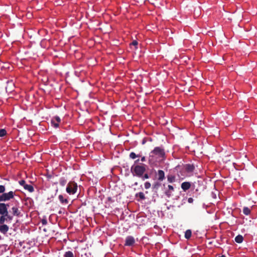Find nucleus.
Listing matches in <instances>:
<instances>
[{
	"mask_svg": "<svg viewBox=\"0 0 257 257\" xmlns=\"http://www.w3.org/2000/svg\"><path fill=\"white\" fill-rule=\"evenodd\" d=\"M165 153L164 149L161 147H157L152 151L149 156V162L153 160V158L156 156L158 158L163 159L165 157Z\"/></svg>",
	"mask_w": 257,
	"mask_h": 257,
	"instance_id": "nucleus-1",
	"label": "nucleus"
},
{
	"mask_svg": "<svg viewBox=\"0 0 257 257\" xmlns=\"http://www.w3.org/2000/svg\"><path fill=\"white\" fill-rule=\"evenodd\" d=\"M146 170V165L145 164L142 165L134 164L131 168V171L133 175L139 177L143 175Z\"/></svg>",
	"mask_w": 257,
	"mask_h": 257,
	"instance_id": "nucleus-2",
	"label": "nucleus"
},
{
	"mask_svg": "<svg viewBox=\"0 0 257 257\" xmlns=\"http://www.w3.org/2000/svg\"><path fill=\"white\" fill-rule=\"evenodd\" d=\"M14 195L15 192L12 191L8 193L4 192L2 195H0V202L9 201L14 198Z\"/></svg>",
	"mask_w": 257,
	"mask_h": 257,
	"instance_id": "nucleus-3",
	"label": "nucleus"
},
{
	"mask_svg": "<svg viewBox=\"0 0 257 257\" xmlns=\"http://www.w3.org/2000/svg\"><path fill=\"white\" fill-rule=\"evenodd\" d=\"M77 190V184L74 182H70L66 187V192L71 194H74Z\"/></svg>",
	"mask_w": 257,
	"mask_h": 257,
	"instance_id": "nucleus-4",
	"label": "nucleus"
},
{
	"mask_svg": "<svg viewBox=\"0 0 257 257\" xmlns=\"http://www.w3.org/2000/svg\"><path fill=\"white\" fill-rule=\"evenodd\" d=\"M9 204L0 202V215H7L8 213Z\"/></svg>",
	"mask_w": 257,
	"mask_h": 257,
	"instance_id": "nucleus-5",
	"label": "nucleus"
},
{
	"mask_svg": "<svg viewBox=\"0 0 257 257\" xmlns=\"http://www.w3.org/2000/svg\"><path fill=\"white\" fill-rule=\"evenodd\" d=\"M60 121L61 119L58 116L53 117L51 119L52 125L54 126V127H55V128H57L59 126V123L60 122Z\"/></svg>",
	"mask_w": 257,
	"mask_h": 257,
	"instance_id": "nucleus-6",
	"label": "nucleus"
},
{
	"mask_svg": "<svg viewBox=\"0 0 257 257\" xmlns=\"http://www.w3.org/2000/svg\"><path fill=\"white\" fill-rule=\"evenodd\" d=\"M135 240L134 237L132 236H128L126 237L124 245L125 246H132L135 243Z\"/></svg>",
	"mask_w": 257,
	"mask_h": 257,
	"instance_id": "nucleus-7",
	"label": "nucleus"
},
{
	"mask_svg": "<svg viewBox=\"0 0 257 257\" xmlns=\"http://www.w3.org/2000/svg\"><path fill=\"white\" fill-rule=\"evenodd\" d=\"M174 188L172 185H169L167 189L165 191V194L168 197H170L172 196V192L174 191Z\"/></svg>",
	"mask_w": 257,
	"mask_h": 257,
	"instance_id": "nucleus-8",
	"label": "nucleus"
},
{
	"mask_svg": "<svg viewBox=\"0 0 257 257\" xmlns=\"http://www.w3.org/2000/svg\"><path fill=\"white\" fill-rule=\"evenodd\" d=\"M157 179L159 181H163L165 179V173L163 170H159L157 174Z\"/></svg>",
	"mask_w": 257,
	"mask_h": 257,
	"instance_id": "nucleus-9",
	"label": "nucleus"
},
{
	"mask_svg": "<svg viewBox=\"0 0 257 257\" xmlns=\"http://www.w3.org/2000/svg\"><path fill=\"white\" fill-rule=\"evenodd\" d=\"M9 229V226L6 224L0 225V232L4 234H6Z\"/></svg>",
	"mask_w": 257,
	"mask_h": 257,
	"instance_id": "nucleus-10",
	"label": "nucleus"
},
{
	"mask_svg": "<svg viewBox=\"0 0 257 257\" xmlns=\"http://www.w3.org/2000/svg\"><path fill=\"white\" fill-rule=\"evenodd\" d=\"M191 187V184L189 182H184L181 184V188L184 191L188 190Z\"/></svg>",
	"mask_w": 257,
	"mask_h": 257,
	"instance_id": "nucleus-11",
	"label": "nucleus"
},
{
	"mask_svg": "<svg viewBox=\"0 0 257 257\" xmlns=\"http://www.w3.org/2000/svg\"><path fill=\"white\" fill-rule=\"evenodd\" d=\"M12 214L14 216H20V215L21 214V212L19 210L17 206H13L12 208Z\"/></svg>",
	"mask_w": 257,
	"mask_h": 257,
	"instance_id": "nucleus-12",
	"label": "nucleus"
},
{
	"mask_svg": "<svg viewBox=\"0 0 257 257\" xmlns=\"http://www.w3.org/2000/svg\"><path fill=\"white\" fill-rule=\"evenodd\" d=\"M185 170L187 172L190 173L193 172L195 167L193 165L187 164L185 166Z\"/></svg>",
	"mask_w": 257,
	"mask_h": 257,
	"instance_id": "nucleus-13",
	"label": "nucleus"
},
{
	"mask_svg": "<svg viewBox=\"0 0 257 257\" xmlns=\"http://www.w3.org/2000/svg\"><path fill=\"white\" fill-rule=\"evenodd\" d=\"M167 180L169 183H174L176 181V177L173 175H168L167 176Z\"/></svg>",
	"mask_w": 257,
	"mask_h": 257,
	"instance_id": "nucleus-14",
	"label": "nucleus"
},
{
	"mask_svg": "<svg viewBox=\"0 0 257 257\" xmlns=\"http://www.w3.org/2000/svg\"><path fill=\"white\" fill-rule=\"evenodd\" d=\"M59 199L62 204H68V200L67 199H64L62 195H59L58 196Z\"/></svg>",
	"mask_w": 257,
	"mask_h": 257,
	"instance_id": "nucleus-15",
	"label": "nucleus"
},
{
	"mask_svg": "<svg viewBox=\"0 0 257 257\" xmlns=\"http://www.w3.org/2000/svg\"><path fill=\"white\" fill-rule=\"evenodd\" d=\"M234 240L236 242L240 243L242 242L243 237L241 235H238L235 237Z\"/></svg>",
	"mask_w": 257,
	"mask_h": 257,
	"instance_id": "nucleus-16",
	"label": "nucleus"
},
{
	"mask_svg": "<svg viewBox=\"0 0 257 257\" xmlns=\"http://www.w3.org/2000/svg\"><path fill=\"white\" fill-rule=\"evenodd\" d=\"M24 189L27 190L30 192H33L34 191V187L31 185L26 184L24 186Z\"/></svg>",
	"mask_w": 257,
	"mask_h": 257,
	"instance_id": "nucleus-17",
	"label": "nucleus"
},
{
	"mask_svg": "<svg viewBox=\"0 0 257 257\" xmlns=\"http://www.w3.org/2000/svg\"><path fill=\"white\" fill-rule=\"evenodd\" d=\"M192 235V231L190 229L187 230L185 232V237L188 239H189Z\"/></svg>",
	"mask_w": 257,
	"mask_h": 257,
	"instance_id": "nucleus-18",
	"label": "nucleus"
},
{
	"mask_svg": "<svg viewBox=\"0 0 257 257\" xmlns=\"http://www.w3.org/2000/svg\"><path fill=\"white\" fill-rule=\"evenodd\" d=\"M7 221V218H6L5 215H1L0 216V224H5V222Z\"/></svg>",
	"mask_w": 257,
	"mask_h": 257,
	"instance_id": "nucleus-19",
	"label": "nucleus"
},
{
	"mask_svg": "<svg viewBox=\"0 0 257 257\" xmlns=\"http://www.w3.org/2000/svg\"><path fill=\"white\" fill-rule=\"evenodd\" d=\"M67 183L66 179H65L64 177H62L59 180V183L62 186H64L65 185V184Z\"/></svg>",
	"mask_w": 257,
	"mask_h": 257,
	"instance_id": "nucleus-20",
	"label": "nucleus"
},
{
	"mask_svg": "<svg viewBox=\"0 0 257 257\" xmlns=\"http://www.w3.org/2000/svg\"><path fill=\"white\" fill-rule=\"evenodd\" d=\"M243 213L246 215H248L250 213V210L249 208L247 207H244L243 208Z\"/></svg>",
	"mask_w": 257,
	"mask_h": 257,
	"instance_id": "nucleus-21",
	"label": "nucleus"
},
{
	"mask_svg": "<svg viewBox=\"0 0 257 257\" xmlns=\"http://www.w3.org/2000/svg\"><path fill=\"white\" fill-rule=\"evenodd\" d=\"M137 197H139L141 200H145L146 199L144 193L141 192L137 194L136 195Z\"/></svg>",
	"mask_w": 257,
	"mask_h": 257,
	"instance_id": "nucleus-22",
	"label": "nucleus"
},
{
	"mask_svg": "<svg viewBox=\"0 0 257 257\" xmlns=\"http://www.w3.org/2000/svg\"><path fill=\"white\" fill-rule=\"evenodd\" d=\"M140 155H136L134 152H131L129 155L130 158L132 159H135L137 157H140Z\"/></svg>",
	"mask_w": 257,
	"mask_h": 257,
	"instance_id": "nucleus-23",
	"label": "nucleus"
},
{
	"mask_svg": "<svg viewBox=\"0 0 257 257\" xmlns=\"http://www.w3.org/2000/svg\"><path fill=\"white\" fill-rule=\"evenodd\" d=\"M161 184L159 182H156L153 185V188L155 190H157L160 187Z\"/></svg>",
	"mask_w": 257,
	"mask_h": 257,
	"instance_id": "nucleus-24",
	"label": "nucleus"
},
{
	"mask_svg": "<svg viewBox=\"0 0 257 257\" xmlns=\"http://www.w3.org/2000/svg\"><path fill=\"white\" fill-rule=\"evenodd\" d=\"M64 257H74V255L72 251H68L65 252Z\"/></svg>",
	"mask_w": 257,
	"mask_h": 257,
	"instance_id": "nucleus-25",
	"label": "nucleus"
},
{
	"mask_svg": "<svg viewBox=\"0 0 257 257\" xmlns=\"http://www.w3.org/2000/svg\"><path fill=\"white\" fill-rule=\"evenodd\" d=\"M6 218H7V221H11L13 219V216L10 215L9 212L7 213V215H5Z\"/></svg>",
	"mask_w": 257,
	"mask_h": 257,
	"instance_id": "nucleus-26",
	"label": "nucleus"
},
{
	"mask_svg": "<svg viewBox=\"0 0 257 257\" xmlns=\"http://www.w3.org/2000/svg\"><path fill=\"white\" fill-rule=\"evenodd\" d=\"M7 134V132L5 129H0V137H3Z\"/></svg>",
	"mask_w": 257,
	"mask_h": 257,
	"instance_id": "nucleus-27",
	"label": "nucleus"
},
{
	"mask_svg": "<svg viewBox=\"0 0 257 257\" xmlns=\"http://www.w3.org/2000/svg\"><path fill=\"white\" fill-rule=\"evenodd\" d=\"M6 190L5 186L4 185H0V194H3Z\"/></svg>",
	"mask_w": 257,
	"mask_h": 257,
	"instance_id": "nucleus-28",
	"label": "nucleus"
},
{
	"mask_svg": "<svg viewBox=\"0 0 257 257\" xmlns=\"http://www.w3.org/2000/svg\"><path fill=\"white\" fill-rule=\"evenodd\" d=\"M151 186V183L149 182H146L145 183V188L146 189H149Z\"/></svg>",
	"mask_w": 257,
	"mask_h": 257,
	"instance_id": "nucleus-29",
	"label": "nucleus"
},
{
	"mask_svg": "<svg viewBox=\"0 0 257 257\" xmlns=\"http://www.w3.org/2000/svg\"><path fill=\"white\" fill-rule=\"evenodd\" d=\"M19 184L21 185V186H23L24 187V186L26 185L27 184L26 183V182L25 180H21L19 181Z\"/></svg>",
	"mask_w": 257,
	"mask_h": 257,
	"instance_id": "nucleus-30",
	"label": "nucleus"
},
{
	"mask_svg": "<svg viewBox=\"0 0 257 257\" xmlns=\"http://www.w3.org/2000/svg\"><path fill=\"white\" fill-rule=\"evenodd\" d=\"M142 177V179L143 180H145V179H148L149 178V176L148 175V174H145L144 176L143 175Z\"/></svg>",
	"mask_w": 257,
	"mask_h": 257,
	"instance_id": "nucleus-31",
	"label": "nucleus"
},
{
	"mask_svg": "<svg viewBox=\"0 0 257 257\" xmlns=\"http://www.w3.org/2000/svg\"><path fill=\"white\" fill-rule=\"evenodd\" d=\"M138 44V42L136 40H134L132 42V43H131V45L136 47L137 46ZM136 48H137V47L135 48V49H136Z\"/></svg>",
	"mask_w": 257,
	"mask_h": 257,
	"instance_id": "nucleus-32",
	"label": "nucleus"
},
{
	"mask_svg": "<svg viewBox=\"0 0 257 257\" xmlns=\"http://www.w3.org/2000/svg\"><path fill=\"white\" fill-rule=\"evenodd\" d=\"M42 223L43 225H46L47 223V220L46 219H43L42 220Z\"/></svg>",
	"mask_w": 257,
	"mask_h": 257,
	"instance_id": "nucleus-33",
	"label": "nucleus"
},
{
	"mask_svg": "<svg viewBox=\"0 0 257 257\" xmlns=\"http://www.w3.org/2000/svg\"><path fill=\"white\" fill-rule=\"evenodd\" d=\"M188 201L189 203H192L193 201V199L192 198H189L188 200Z\"/></svg>",
	"mask_w": 257,
	"mask_h": 257,
	"instance_id": "nucleus-34",
	"label": "nucleus"
},
{
	"mask_svg": "<svg viewBox=\"0 0 257 257\" xmlns=\"http://www.w3.org/2000/svg\"><path fill=\"white\" fill-rule=\"evenodd\" d=\"M141 161L142 162H145V161H146V157H144H144H142L141 158Z\"/></svg>",
	"mask_w": 257,
	"mask_h": 257,
	"instance_id": "nucleus-35",
	"label": "nucleus"
},
{
	"mask_svg": "<svg viewBox=\"0 0 257 257\" xmlns=\"http://www.w3.org/2000/svg\"><path fill=\"white\" fill-rule=\"evenodd\" d=\"M139 162V159H138L136 161H135V163H138Z\"/></svg>",
	"mask_w": 257,
	"mask_h": 257,
	"instance_id": "nucleus-36",
	"label": "nucleus"
},
{
	"mask_svg": "<svg viewBox=\"0 0 257 257\" xmlns=\"http://www.w3.org/2000/svg\"><path fill=\"white\" fill-rule=\"evenodd\" d=\"M219 257H226V256L224 255H222L221 256H219Z\"/></svg>",
	"mask_w": 257,
	"mask_h": 257,
	"instance_id": "nucleus-37",
	"label": "nucleus"
},
{
	"mask_svg": "<svg viewBox=\"0 0 257 257\" xmlns=\"http://www.w3.org/2000/svg\"><path fill=\"white\" fill-rule=\"evenodd\" d=\"M135 185H138V183L137 182H136L134 184Z\"/></svg>",
	"mask_w": 257,
	"mask_h": 257,
	"instance_id": "nucleus-38",
	"label": "nucleus"
},
{
	"mask_svg": "<svg viewBox=\"0 0 257 257\" xmlns=\"http://www.w3.org/2000/svg\"><path fill=\"white\" fill-rule=\"evenodd\" d=\"M163 186L165 187V184H163Z\"/></svg>",
	"mask_w": 257,
	"mask_h": 257,
	"instance_id": "nucleus-39",
	"label": "nucleus"
}]
</instances>
